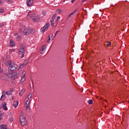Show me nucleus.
Masks as SVG:
<instances>
[{"instance_id":"nucleus-25","label":"nucleus","mask_w":129,"mask_h":129,"mask_svg":"<svg viewBox=\"0 0 129 129\" xmlns=\"http://www.w3.org/2000/svg\"><path fill=\"white\" fill-rule=\"evenodd\" d=\"M89 104H92L93 103V101L92 100H90L88 102Z\"/></svg>"},{"instance_id":"nucleus-59","label":"nucleus","mask_w":129,"mask_h":129,"mask_svg":"<svg viewBox=\"0 0 129 129\" xmlns=\"http://www.w3.org/2000/svg\"><path fill=\"white\" fill-rule=\"evenodd\" d=\"M83 10H84V11H85L86 12V10L83 9Z\"/></svg>"},{"instance_id":"nucleus-37","label":"nucleus","mask_w":129,"mask_h":129,"mask_svg":"<svg viewBox=\"0 0 129 129\" xmlns=\"http://www.w3.org/2000/svg\"><path fill=\"white\" fill-rule=\"evenodd\" d=\"M33 17H35V14H31L30 18H33Z\"/></svg>"},{"instance_id":"nucleus-62","label":"nucleus","mask_w":129,"mask_h":129,"mask_svg":"<svg viewBox=\"0 0 129 129\" xmlns=\"http://www.w3.org/2000/svg\"><path fill=\"white\" fill-rule=\"evenodd\" d=\"M51 37H53V34H51Z\"/></svg>"},{"instance_id":"nucleus-54","label":"nucleus","mask_w":129,"mask_h":129,"mask_svg":"<svg viewBox=\"0 0 129 129\" xmlns=\"http://www.w3.org/2000/svg\"><path fill=\"white\" fill-rule=\"evenodd\" d=\"M121 106L122 107H124L125 106H124V105H121Z\"/></svg>"},{"instance_id":"nucleus-5","label":"nucleus","mask_w":129,"mask_h":129,"mask_svg":"<svg viewBox=\"0 0 129 129\" xmlns=\"http://www.w3.org/2000/svg\"><path fill=\"white\" fill-rule=\"evenodd\" d=\"M50 27V24L49 23H46V26H43L40 29V32L41 33H44L45 32V31H47L48 29Z\"/></svg>"},{"instance_id":"nucleus-3","label":"nucleus","mask_w":129,"mask_h":129,"mask_svg":"<svg viewBox=\"0 0 129 129\" xmlns=\"http://www.w3.org/2000/svg\"><path fill=\"white\" fill-rule=\"evenodd\" d=\"M19 121L21 125H22V126H24V125H26V124H27L28 123V121L27 120V119H26V117L23 115H21L20 117Z\"/></svg>"},{"instance_id":"nucleus-36","label":"nucleus","mask_w":129,"mask_h":129,"mask_svg":"<svg viewBox=\"0 0 129 129\" xmlns=\"http://www.w3.org/2000/svg\"><path fill=\"white\" fill-rule=\"evenodd\" d=\"M26 91V90L25 89H22L21 90V93L23 94L24 92H25Z\"/></svg>"},{"instance_id":"nucleus-43","label":"nucleus","mask_w":129,"mask_h":129,"mask_svg":"<svg viewBox=\"0 0 129 129\" xmlns=\"http://www.w3.org/2000/svg\"><path fill=\"white\" fill-rule=\"evenodd\" d=\"M25 107H26V108H30V107H29V105H25Z\"/></svg>"},{"instance_id":"nucleus-8","label":"nucleus","mask_w":129,"mask_h":129,"mask_svg":"<svg viewBox=\"0 0 129 129\" xmlns=\"http://www.w3.org/2000/svg\"><path fill=\"white\" fill-rule=\"evenodd\" d=\"M25 47H26V46H25L24 44H21L20 46V49H19V52H22V53H25Z\"/></svg>"},{"instance_id":"nucleus-20","label":"nucleus","mask_w":129,"mask_h":129,"mask_svg":"<svg viewBox=\"0 0 129 129\" xmlns=\"http://www.w3.org/2000/svg\"><path fill=\"white\" fill-rule=\"evenodd\" d=\"M22 38V36H20V35H18L17 38H16V40L17 41H20V40H21Z\"/></svg>"},{"instance_id":"nucleus-57","label":"nucleus","mask_w":129,"mask_h":129,"mask_svg":"<svg viewBox=\"0 0 129 129\" xmlns=\"http://www.w3.org/2000/svg\"><path fill=\"white\" fill-rule=\"evenodd\" d=\"M87 0H83V2H86Z\"/></svg>"},{"instance_id":"nucleus-32","label":"nucleus","mask_w":129,"mask_h":129,"mask_svg":"<svg viewBox=\"0 0 129 129\" xmlns=\"http://www.w3.org/2000/svg\"><path fill=\"white\" fill-rule=\"evenodd\" d=\"M51 40V38L50 37V36H48V39L47 40V43H50V40Z\"/></svg>"},{"instance_id":"nucleus-49","label":"nucleus","mask_w":129,"mask_h":129,"mask_svg":"<svg viewBox=\"0 0 129 129\" xmlns=\"http://www.w3.org/2000/svg\"><path fill=\"white\" fill-rule=\"evenodd\" d=\"M21 115H23V116H24V112H21Z\"/></svg>"},{"instance_id":"nucleus-16","label":"nucleus","mask_w":129,"mask_h":129,"mask_svg":"<svg viewBox=\"0 0 129 129\" xmlns=\"http://www.w3.org/2000/svg\"><path fill=\"white\" fill-rule=\"evenodd\" d=\"M54 21H55V18H52L50 20L51 26H54V25H55V23H54Z\"/></svg>"},{"instance_id":"nucleus-46","label":"nucleus","mask_w":129,"mask_h":129,"mask_svg":"<svg viewBox=\"0 0 129 129\" xmlns=\"http://www.w3.org/2000/svg\"><path fill=\"white\" fill-rule=\"evenodd\" d=\"M20 96H22L23 95L22 93H19Z\"/></svg>"},{"instance_id":"nucleus-18","label":"nucleus","mask_w":129,"mask_h":129,"mask_svg":"<svg viewBox=\"0 0 129 129\" xmlns=\"http://www.w3.org/2000/svg\"><path fill=\"white\" fill-rule=\"evenodd\" d=\"M26 66V64L22 62V63L19 66V69H22V68H24Z\"/></svg>"},{"instance_id":"nucleus-14","label":"nucleus","mask_w":129,"mask_h":129,"mask_svg":"<svg viewBox=\"0 0 129 129\" xmlns=\"http://www.w3.org/2000/svg\"><path fill=\"white\" fill-rule=\"evenodd\" d=\"M74 69L75 70H77V69H82V67H81V65L76 66L74 67Z\"/></svg>"},{"instance_id":"nucleus-45","label":"nucleus","mask_w":129,"mask_h":129,"mask_svg":"<svg viewBox=\"0 0 129 129\" xmlns=\"http://www.w3.org/2000/svg\"><path fill=\"white\" fill-rule=\"evenodd\" d=\"M123 2H127V3H129V0H123Z\"/></svg>"},{"instance_id":"nucleus-13","label":"nucleus","mask_w":129,"mask_h":129,"mask_svg":"<svg viewBox=\"0 0 129 129\" xmlns=\"http://www.w3.org/2000/svg\"><path fill=\"white\" fill-rule=\"evenodd\" d=\"M18 105H19V101H15L13 102V106L15 108L18 107Z\"/></svg>"},{"instance_id":"nucleus-10","label":"nucleus","mask_w":129,"mask_h":129,"mask_svg":"<svg viewBox=\"0 0 129 129\" xmlns=\"http://www.w3.org/2000/svg\"><path fill=\"white\" fill-rule=\"evenodd\" d=\"M10 43V47H15V46H16V43H15V41H14V40L11 39Z\"/></svg>"},{"instance_id":"nucleus-9","label":"nucleus","mask_w":129,"mask_h":129,"mask_svg":"<svg viewBox=\"0 0 129 129\" xmlns=\"http://www.w3.org/2000/svg\"><path fill=\"white\" fill-rule=\"evenodd\" d=\"M40 16H36L33 18V22H36L37 23L40 21Z\"/></svg>"},{"instance_id":"nucleus-27","label":"nucleus","mask_w":129,"mask_h":129,"mask_svg":"<svg viewBox=\"0 0 129 129\" xmlns=\"http://www.w3.org/2000/svg\"><path fill=\"white\" fill-rule=\"evenodd\" d=\"M107 47H109V46H111V42H109V43L106 44Z\"/></svg>"},{"instance_id":"nucleus-44","label":"nucleus","mask_w":129,"mask_h":129,"mask_svg":"<svg viewBox=\"0 0 129 129\" xmlns=\"http://www.w3.org/2000/svg\"><path fill=\"white\" fill-rule=\"evenodd\" d=\"M43 16H46V13L45 12H43Z\"/></svg>"},{"instance_id":"nucleus-1","label":"nucleus","mask_w":129,"mask_h":129,"mask_svg":"<svg viewBox=\"0 0 129 129\" xmlns=\"http://www.w3.org/2000/svg\"><path fill=\"white\" fill-rule=\"evenodd\" d=\"M8 65H9V73H12L15 70H17L18 69V64L17 63H15V62L12 61H10L8 63Z\"/></svg>"},{"instance_id":"nucleus-53","label":"nucleus","mask_w":129,"mask_h":129,"mask_svg":"<svg viewBox=\"0 0 129 129\" xmlns=\"http://www.w3.org/2000/svg\"><path fill=\"white\" fill-rule=\"evenodd\" d=\"M12 99H15V97H12Z\"/></svg>"},{"instance_id":"nucleus-30","label":"nucleus","mask_w":129,"mask_h":129,"mask_svg":"<svg viewBox=\"0 0 129 129\" xmlns=\"http://www.w3.org/2000/svg\"><path fill=\"white\" fill-rule=\"evenodd\" d=\"M59 32H60V30H58V31H57L55 32V34L54 35V37H56V36H57V34H58L59 33Z\"/></svg>"},{"instance_id":"nucleus-28","label":"nucleus","mask_w":129,"mask_h":129,"mask_svg":"<svg viewBox=\"0 0 129 129\" xmlns=\"http://www.w3.org/2000/svg\"><path fill=\"white\" fill-rule=\"evenodd\" d=\"M45 47H46V45H43L42 47V50H45Z\"/></svg>"},{"instance_id":"nucleus-24","label":"nucleus","mask_w":129,"mask_h":129,"mask_svg":"<svg viewBox=\"0 0 129 129\" xmlns=\"http://www.w3.org/2000/svg\"><path fill=\"white\" fill-rule=\"evenodd\" d=\"M29 104H30V100H29L28 99V100H27L25 103V105H29Z\"/></svg>"},{"instance_id":"nucleus-31","label":"nucleus","mask_w":129,"mask_h":129,"mask_svg":"<svg viewBox=\"0 0 129 129\" xmlns=\"http://www.w3.org/2000/svg\"><path fill=\"white\" fill-rule=\"evenodd\" d=\"M56 17H57V14H54L53 15L52 18H54V20H55V19H56Z\"/></svg>"},{"instance_id":"nucleus-61","label":"nucleus","mask_w":129,"mask_h":129,"mask_svg":"<svg viewBox=\"0 0 129 129\" xmlns=\"http://www.w3.org/2000/svg\"><path fill=\"white\" fill-rule=\"evenodd\" d=\"M43 51H42V52H41V54H43Z\"/></svg>"},{"instance_id":"nucleus-51","label":"nucleus","mask_w":129,"mask_h":129,"mask_svg":"<svg viewBox=\"0 0 129 129\" xmlns=\"http://www.w3.org/2000/svg\"><path fill=\"white\" fill-rule=\"evenodd\" d=\"M59 19H60V17L57 16V20H59Z\"/></svg>"},{"instance_id":"nucleus-55","label":"nucleus","mask_w":129,"mask_h":129,"mask_svg":"<svg viewBox=\"0 0 129 129\" xmlns=\"http://www.w3.org/2000/svg\"><path fill=\"white\" fill-rule=\"evenodd\" d=\"M2 119H3V118L0 117V120H2Z\"/></svg>"},{"instance_id":"nucleus-2","label":"nucleus","mask_w":129,"mask_h":129,"mask_svg":"<svg viewBox=\"0 0 129 129\" xmlns=\"http://www.w3.org/2000/svg\"><path fill=\"white\" fill-rule=\"evenodd\" d=\"M23 33L25 36H27V35H30V34H35V29L26 28L24 30H23Z\"/></svg>"},{"instance_id":"nucleus-52","label":"nucleus","mask_w":129,"mask_h":129,"mask_svg":"<svg viewBox=\"0 0 129 129\" xmlns=\"http://www.w3.org/2000/svg\"><path fill=\"white\" fill-rule=\"evenodd\" d=\"M32 84H33V85L34 86V82H33V81H32Z\"/></svg>"},{"instance_id":"nucleus-58","label":"nucleus","mask_w":129,"mask_h":129,"mask_svg":"<svg viewBox=\"0 0 129 129\" xmlns=\"http://www.w3.org/2000/svg\"><path fill=\"white\" fill-rule=\"evenodd\" d=\"M107 43H108V44H109V43H110V42L107 41Z\"/></svg>"},{"instance_id":"nucleus-48","label":"nucleus","mask_w":129,"mask_h":129,"mask_svg":"<svg viewBox=\"0 0 129 129\" xmlns=\"http://www.w3.org/2000/svg\"><path fill=\"white\" fill-rule=\"evenodd\" d=\"M2 4H4V3H3V1H2V0H0V5H2Z\"/></svg>"},{"instance_id":"nucleus-23","label":"nucleus","mask_w":129,"mask_h":129,"mask_svg":"<svg viewBox=\"0 0 129 129\" xmlns=\"http://www.w3.org/2000/svg\"><path fill=\"white\" fill-rule=\"evenodd\" d=\"M4 116V111L0 110V117Z\"/></svg>"},{"instance_id":"nucleus-22","label":"nucleus","mask_w":129,"mask_h":129,"mask_svg":"<svg viewBox=\"0 0 129 129\" xmlns=\"http://www.w3.org/2000/svg\"><path fill=\"white\" fill-rule=\"evenodd\" d=\"M23 63H24L25 65H27L28 63H29V60H25Z\"/></svg>"},{"instance_id":"nucleus-56","label":"nucleus","mask_w":129,"mask_h":129,"mask_svg":"<svg viewBox=\"0 0 129 129\" xmlns=\"http://www.w3.org/2000/svg\"><path fill=\"white\" fill-rule=\"evenodd\" d=\"M57 22H58V19L56 20V23H57Z\"/></svg>"},{"instance_id":"nucleus-21","label":"nucleus","mask_w":129,"mask_h":129,"mask_svg":"<svg viewBox=\"0 0 129 129\" xmlns=\"http://www.w3.org/2000/svg\"><path fill=\"white\" fill-rule=\"evenodd\" d=\"M11 93H12V91L10 90L6 92L7 95H11Z\"/></svg>"},{"instance_id":"nucleus-12","label":"nucleus","mask_w":129,"mask_h":129,"mask_svg":"<svg viewBox=\"0 0 129 129\" xmlns=\"http://www.w3.org/2000/svg\"><path fill=\"white\" fill-rule=\"evenodd\" d=\"M2 107L4 108V110H8V107H7V103L4 102V104H2Z\"/></svg>"},{"instance_id":"nucleus-26","label":"nucleus","mask_w":129,"mask_h":129,"mask_svg":"<svg viewBox=\"0 0 129 129\" xmlns=\"http://www.w3.org/2000/svg\"><path fill=\"white\" fill-rule=\"evenodd\" d=\"M76 11H77V9H76L74 12L71 13L69 15V17H71V16H72V15H74V13H75V12H76Z\"/></svg>"},{"instance_id":"nucleus-35","label":"nucleus","mask_w":129,"mask_h":129,"mask_svg":"<svg viewBox=\"0 0 129 129\" xmlns=\"http://www.w3.org/2000/svg\"><path fill=\"white\" fill-rule=\"evenodd\" d=\"M57 11H58L59 14H61V13H62V10L61 9H58Z\"/></svg>"},{"instance_id":"nucleus-4","label":"nucleus","mask_w":129,"mask_h":129,"mask_svg":"<svg viewBox=\"0 0 129 129\" xmlns=\"http://www.w3.org/2000/svg\"><path fill=\"white\" fill-rule=\"evenodd\" d=\"M20 74V72L17 73V72H14L13 73H11L9 75V77H10L13 80H15L16 78L18 77V76Z\"/></svg>"},{"instance_id":"nucleus-7","label":"nucleus","mask_w":129,"mask_h":129,"mask_svg":"<svg viewBox=\"0 0 129 129\" xmlns=\"http://www.w3.org/2000/svg\"><path fill=\"white\" fill-rule=\"evenodd\" d=\"M26 4L27 6L32 7L34 4V0H27Z\"/></svg>"},{"instance_id":"nucleus-17","label":"nucleus","mask_w":129,"mask_h":129,"mask_svg":"<svg viewBox=\"0 0 129 129\" xmlns=\"http://www.w3.org/2000/svg\"><path fill=\"white\" fill-rule=\"evenodd\" d=\"M25 53L24 52H22L21 51H19V56L21 58H24V56H25V54H24Z\"/></svg>"},{"instance_id":"nucleus-11","label":"nucleus","mask_w":129,"mask_h":129,"mask_svg":"<svg viewBox=\"0 0 129 129\" xmlns=\"http://www.w3.org/2000/svg\"><path fill=\"white\" fill-rule=\"evenodd\" d=\"M77 82L76 83H78V84H82V83H84V80H83V79H77L76 80Z\"/></svg>"},{"instance_id":"nucleus-38","label":"nucleus","mask_w":129,"mask_h":129,"mask_svg":"<svg viewBox=\"0 0 129 129\" xmlns=\"http://www.w3.org/2000/svg\"><path fill=\"white\" fill-rule=\"evenodd\" d=\"M9 120L10 121H13L14 120V118H10Z\"/></svg>"},{"instance_id":"nucleus-40","label":"nucleus","mask_w":129,"mask_h":129,"mask_svg":"<svg viewBox=\"0 0 129 129\" xmlns=\"http://www.w3.org/2000/svg\"><path fill=\"white\" fill-rule=\"evenodd\" d=\"M0 73H3V69L0 67Z\"/></svg>"},{"instance_id":"nucleus-50","label":"nucleus","mask_w":129,"mask_h":129,"mask_svg":"<svg viewBox=\"0 0 129 129\" xmlns=\"http://www.w3.org/2000/svg\"><path fill=\"white\" fill-rule=\"evenodd\" d=\"M11 115V113H8L7 116H10Z\"/></svg>"},{"instance_id":"nucleus-39","label":"nucleus","mask_w":129,"mask_h":129,"mask_svg":"<svg viewBox=\"0 0 129 129\" xmlns=\"http://www.w3.org/2000/svg\"><path fill=\"white\" fill-rule=\"evenodd\" d=\"M6 2H7V3H13V2L10 0H6Z\"/></svg>"},{"instance_id":"nucleus-19","label":"nucleus","mask_w":129,"mask_h":129,"mask_svg":"<svg viewBox=\"0 0 129 129\" xmlns=\"http://www.w3.org/2000/svg\"><path fill=\"white\" fill-rule=\"evenodd\" d=\"M27 97L28 98L29 100H30V98H32V93H29L27 96Z\"/></svg>"},{"instance_id":"nucleus-41","label":"nucleus","mask_w":129,"mask_h":129,"mask_svg":"<svg viewBox=\"0 0 129 129\" xmlns=\"http://www.w3.org/2000/svg\"><path fill=\"white\" fill-rule=\"evenodd\" d=\"M18 35H19V33L18 32L14 34V36H18Z\"/></svg>"},{"instance_id":"nucleus-60","label":"nucleus","mask_w":129,"mask_h":129,"mask_svg":"<svg viewBox=\"0 0 129 129\" xmlns=\"http://www.w3.org/2000/svg\"><path fill=\"white\" fill-rule=\"evenodd\" d=\"M11 91H12H12H14V89H12V90H11Z\"/></svg>"},{"instance_id":"nucleus-64","label":"nucleus","mask_w":129,"mask_h":129,"mask_svg":"<svg viewBox=\"0 0 129 129\" xmlns=\"http://www.w3.org/2000/svg\"><path fill=\"white\" fill-rule=\"evenodd\" d=\"M2 109V108L0 107V109Z\"/></svg>"},{"instance_id":"nucleus-15","label":"nucleus","mask_w":129,"mask_h":129,"mask_svg":"<svg viewBox=\"0 0 129 129\" xmlns=\"http://www.w3.org/2000/svg\"><path fill=\"white\" fill-rule=\"evenodd\" d=\"M7 97H6V94H3L1 97L0 100L4 101L6 99Z\"/></svg>"},{"instance_id":"nucleus-6","label":"nucleus","mask_w":129,"mask_h":129,"mask_svg":"<svg viewBox=\"0 0 129 129\" xmlns=\"http://www.w3.org/2000/svg\"><path fill=\"white\" fill-rule=\"evenodd\" d=\"M22 74L23 76H21V80L20 81L21 83H23V82H24L26 80V78H25L26 72H23Z\"/></svg>"},{"instance_id":"nucleus-34","label":"nucleus","mask_w":129,"mask_h":129,"mask_svg":"<svg viewBox=\"0 0 129 129\" xmlns=\"http://www.w3.org/2000/svg\"><path fill=\"white\" fill-rule=\"evenodd\" d=\"M26 111H27V112H30V108H26Z\"/></svg>"},{"instance_id":"nucleus-42","label":"nucleus","mask_w":129,"mask_h":129,"mask_svg":"<svg viewBox=\"0 0 129 129\" xmlns=\"http://www.w3.org/2000/svg\"><path fill=\"white\" fill-rule=\"evenodd\" d=\"M50 39L51 41H53V40H54V37H53L52 36H51Z\"/></svg>"},{"instance_id":"nucleus-33","label":"nucleus","mask_w":129,"mask_h":129,"mask_svg":"<svg viewBox=\"0 0 129 129\" xmlns=\"http://www.w3.org/2000/svg\"><path fill=\"white\" fill-rule=\"evenodd\" d=\"M14 51H15V49H10V53H13V52H14Z\"/></svg>"},{"instance_id":"nucleus-47","label":"nucleus","mask_w":129,"mask_h":129,"mask_svg":"<svg viewBox=\"0 0 129 129\" xmlns=\"http://www.w3.org/2000/svg\"><path fill=\"white\" fill-rule=\"evenodd\" d=\"M75 1H76V0H72V4H73L74 3H75Z\"/></svg>"},{"instance_id":"nucleus-63","label":"nucleus","mask_w":129,"mask_h":129,"mask_svg":"<svg viewBox=\"0 0 129 129\" xmlns=\"http://www.w3.org/2000/svg\"><path fill=\"white\" fill-rule=\"evenodd\" d=\"M105 101H107V100H105Z\"/></svg>"},{"instance_id":"nucleus-29","label":"nucleus","mask_w":129,"mask_h":129,"mask_svg":"<svg viewBox=\"0 0 129 129\" xmlns=\"http://www.w3.org/2000/svg\"><path fill=\"white\" fill-rule=\"evenodd\" d=\"M0 13H1V14H2L3 13H4V9H3L0 8Z\"/></svg>"}]
</instances>
